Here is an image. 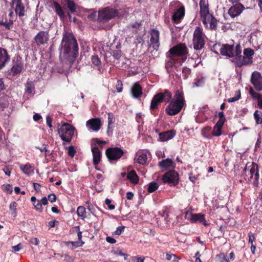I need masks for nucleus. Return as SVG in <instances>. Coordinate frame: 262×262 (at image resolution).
I'll return each mask as SVG.
<instances>
[{
    "label": "nucleus",
    "mask_w": 262,
    "mask_h": 262,
    "mask_svg": "<svg viewBox=\"0 0 262 262\" xmlns=\"http://www.w3.org/2000/svg\"><path fill=\"white\" fill-rule=\"evenodd\" d=\"M21 248H22V245L20 243L18 244V245H17L16 246L12 247V249L15 252L18 251Z\"/></svg>",
    "instance_id": "obj_60"
},
{
    "label": "nucleus",
    "mask_w": 262,
    "mask_h": 262,
    "mask_svg": "<svg viewBox=\"0 0 262 262\" xmlns=\"http://www.w3.org/2000/svg\"><path fill=\"white\" fill-rule=\"evenodd\" d=\"M65 5L67 6L69 12L68 15L70 20H72V14L75 12L77 9V6L76 4L72 0H67L64 1Z\"/></svg>",
    "instance_id": "obj_18"
},
{
    "label": "nucleus",
    "mask_w": 262,
    "mask_h": 262,
    "mask_svg": "<svg viewBox=\"0 0 262 262\" xmlns=\"http://www.w3.org/2000/svg\"><path fill=\"white\" fill-rule=\"evenodd\" d=\"M168 52L172 56H186L188 54V49L185 44L179 43L171 48Z\"/></svg>",
    "instance_id": "obj_11"
},
{
    "label": "nucleus",
    "mask_w": 262,
    "mask_h": 262,
    "mask_svg": "<svg viewBox=\"0 0 262 262\" xmlns=\"http://www.w3.org/2000/svg\"><path fill=\"white\" fill-rule=\"evenodd\" d=\"M106 155L110 160H117L123 155L124 152L119 147L109 148L106 150Z\"/></svg>",
    "instance_id": "obj_12"
},
{
    "label": "nucleus",
    "mask_w": 262,
    "mask_h": 262,
    "mask_svg": "<svg viewBox=\"0 0 262 262\" xmlns=\"http://www.w3.org/2000/svg\"><path fill=\"white\" fill-rule=\"evenodd\" d=\"M258 166L256 163H252L250 165H246L242 174V177L248 183L257 186L259 179Z\"/></svg>",
    "instance_id": "obj_4"
},
{
    "label": "nucleus",
    "mask_w": 262,
    "mask_h": 262,
    "mask_svg": "<svg viewBox=\"0 0 262 262\" xmlns=\"http://www.w3.org/2000/svg\"><path fill=\"white\" fill-rule=\"evenodd\" d=\"M106 241L110 244H115L116 242V240L115 238L110 236L106 237Z\"/></svg>",
    "instance_id": "obj_61"
},
{
    "label": "nucleus",
    "mask_w": 262,
    "mask_h": 262,
    "mask_svg": "<svg viewBox=\"0 0 262 262\" xmlns=\"http://www.w3.org/2000/svg\"><path fill=\"white\" fill-rule=\"evenodd\" d=\"M206 35L203 32V29L196 27L193 34L192 44L194 49L200 50L205 46Z\"/></svg>",
    "instance_id": "obj_5"
},
{
    "label": "nucleus",
    "mask_w": 262,
    "mask_h": 262,
    "mask_svg": "<svg viewBox=\"0 0 262 262\" xmlns=\"http://www.w3.org/2000/svg\"><path fill=\"white\" fill-rule=\"evenodd\" d=\"M39 239L36 237L32 238L30 239V243L35 245H38L39 244Z\"/></svg>",
    "instance_id": "obj_62"
},
{
    "label": "nucleus",
    "mask_w": 262,
    "mask_h": 262,
    "mask_svg": "<svg viewBox=\"0 0 262 262\" xmlns=\"http://www.w3.org/2000/svg\"><path fill=\"white\" fill-rule=\"evenodd\" d=\"M77 213L78 215L82 219H84L86 216L85 209L84 207L79 206L77 209Z\"/></svg>",
    "instance_id": "obj_35"
},
{
    "label": "nucleus",
    "mask_w": 262,
    "mask_h": 262,
    "mask_svg": "<svg viewBox=\"0 0 262 262\" xmlns=\"http://www.w3.org/2000/svg\"><path fill=\"white\" fill-rule=\"evenodd\" d=\"M74 129L72 125L64 123L58 128V134L62 141L69 143L73 136Z\"/></svg>",
    "instance_id": "obj_6"
},
{
    "label": "nucleus",
    "mask_w": 262,
    "mask_h": 262,
    "mask_svg": "<svg viewBox=\"0 0 262 262\" xmlns=\"http://www.w3.org/2000/svg\"><path fill=\"white\" fill-rule=\"evenodd\" d=\"M23 64L19 61H17L13 65L11 70V73L13 75H15L21 72L23 69Z\"/></svg>",
    "instance_id": "obj_29"
},
{
    "label": "nucleus",
    "mask_w": 262,
    "mask_h": 262,
    "mask_svg": "<svg viewBox=\"0 0 262 262\" xmlns=\"http://www.w3.org/2000/svg\"><path fill=\"white\" fill-rule=\"evenodd\" d=\"M249 93L251 96L255 99H257L258 102H259V100L262 98V97L260 94L255 92L252 89H250L249 91Z\"/></svg>",
    "instance_id": "obj_38"
},
{
    "label": "nucleus",
    "mask_w": 262,
    "mask_h": 262,
    "mask_svg": "<svg viewBox=\"0 0 262 262\" xmlns=\"http://www.w3.org/2000/svg\"><path fill=\"white\" fill-rule=\"evenodd\" d=\"M224 124L217 122L213 127L212 134L214 136H220L222 134V128Z\"/></svg>",
    "instance_id": "obj_32"
},
{
    "label": "nucleus",
    "mask_w": 262,
    "mask_h": 262,
    "mask_svg": "<svg viewBox=\"0 0 262 262\" xmlns=\"http://www.w3.org/2000/svg\"><path fill=\"white\" fill-rule=\"evenodd\" d=\"M115 119L113 115L111 113L108 114V128H110V125L114 123Z\"/></svg>",
    "instance_id": "obj_44"
},
{
    "label": "nucleus",
    "mask_w": 262,
    "mask_h": 262,
    "mask_svg": "<svg viewBox=\"0 0 262 262\" xmlns=\"http://www.w3.org/2000/svg\"><path fill=\"white\" fill-rule=\"evenodd\" d=\"M245 7L241 4H237L232 6L228 10V14L231 17L234 18L239 15Z\"/></svg>",
    "instance_id": "obj_16"
},
{
    "label": "nucleus",
    "mask_w": 262,
    "mask_h": 262,
    "mask_svg": "<svg viewBox=\"0 0 262 262\" xmlns=\"http://www.w3.org/2000/svg\"><path fill=\"white\" fill-rule=\"evenodd\" d=\"M185 15V8L184 6L177 9L172 15V20L176 23H179L183 18Z\"/></svg>",
    "instance_id": "obj_19"
},
{
    "label": "nucleus",
    "mask_w": 262,
    "mask_h": 262,
    "mask_svg": "<svg viewBox=\"0 0 262 262\" xmlns=\"http://www.w3.org/2000/svg\"><path fill=\"white\" fill-rule=\"evenodd\" d=\"M251 82L256 91H262V77L259 72L255 71L252 74Z\"/></svg>",
    "instance_id": "obj_13"
},
{
    "label": "nucleus",
    "mask_w": 262,
    "mask_h": 262,
    "mask_svg": "<svg viewBox=\"0 0 262 262\" xmlns=\"http://www.w3.org/2000/svg\"><path fill=\"white\" fill-rule=\"evenodd\" d=\"M130 91L134 98H140L143 94L142 89L138 83H136L133 85Z\"/></svg>",
    "instance_id": "obj_20"
},
{
    "label": "nucleus",
    "mask_w": 262,
    "mask_h": 262,
    "mask_svg": "<svg viewBox=\"0 0 262 262\" xmlns=\"http://www.w3.org/2000/svg\"><path fill=\"white\" fill-rule=\"evenodd\" d=\"M75 153V150L73 146H70L68 148V154L70 156L73 157Z\"/></svg>",
    "instance_id": "obj_53"
},
{
    "label": "nucleus",
    "mask_w": 262,
    "mask_h": 262,
    "mask_svg": "<svg viewBox=\"0 0 262 262\" xmlns=\"http://www.w3.org/2000/svg\"><path fill=\"white\" fill-rule=\"evenodd\" d=\"M172 97V94L168 90H166L163 93H159L154 96L150 103V109L155 110L158 107V105L162 102H169Z\"/></svg>",
    "instance_id": "obj_8"
},
{
    "label": "nucleus",
    "mask_w": 262,
    "mask_h": 262,
    "mask_svg": "<svg viewBox=\"0 0 262 262\" xmlns=\"http://www.w3.org/2000/svg\"><path fill=\"white\" fill-rule=\"evenodd\" d=\"M0 25L4 26L6 29L10 30L9 27L7 26L8 24L6 20L5 21H4L3 20H0Z\"/></svg>",
    "instance_id": "obj_64"
},
{
    "label": "nucleus",
    "mask_w": 262,
    "mask_h": 262,
    "mask_svg": "<svg viewBox=\"0 0 262 262\" xmlns=\"http://www.w3.org/2000/svg\"><path fill=\"white\" fill-rule=\"evenodd\" d=\"M10 60V58L8 55L6 50L0 48V69L5 67L7 62Z\"/></svg>",
    "instance_id": "obj_22"
},
{
    "label": "nucleus",
    "mask_w": 262,
    "mask_h": 262,
    "mask_svg": "<svg viewBox=\"0 0 262 262\" xmlns=\"http://www.w3.org/2000/svg\"><path fill=\"white\" fill-rule=\"evenodd\" d=\"M175 163L174 161L171 159H167L166 160L160 161L159 163V166L161 168L167 169L169 167H174Z\"/></svg>",
    "instance_id": "obj_28"
},
{
    "label": "nucleus",
    "mask_w": 262,
    "mask_h": 262,
    "mask_svg": "<svg viewBox=\"0 0 262 262\" xmlns=\"http://www.w3.org/2000/svg\"><path fill=\"white\" fill-rule=\"evenodd\" d=\"M22 171L26 174L29 176L33 172V168L29 164L21 165L20 167Z\"/></svg>",
    "instance_id": "obj_31"
},
{
    "label": "nucleus",
    "mask_w": 262,
    "mask_h": 262,
    "mask_svg": "<svg viewBox=\"0 0 262 262\" xmlns=\"http://www.w3.org/2000/svg\"><path fill=\"white\" fill-rule=\"evenodd\" d=\"M8 105V101L6 97L0 98V107L4 108Z\"/></svg>",
    "instance_id": "obj_39"
},
{
    "label": "nucleus",
    "mask_w": 262,
    "mask_h": 262,
    "mask_svg": "<svg viewBox=\"0 0 262 262\" xmlns=\"http://www.w3.org/2000/svg\"><path fill=\"white\" fill-rule=\"evenodd\" d=\"M204 79L201 78V79L198 80L196 82H194L193 83V85L195 86H201L204 84Z\"/></svg>",
    "instance_id": "obj_54"
},
{
    "label": "nucleus",
    "mask_w": 262,
    "mask_h": 262,
    "mask_svg": "<svg viewBox=\"0 0 262 262\" xmlns=\"http://www.w3.org/2000/svg\"><path fill=\"white\" fill-rule=\"evenodd\" d=\"M190 220L192 222H199L202 223L205 226L207 225V224L206 223V221L204 218V215L201 213L191 214Z\"/></svg>",
    "instance_id": "obj_26"
},
{
    "label": "nucleus",
    "mask_w": 262,
    "mask_h": 262,
    "mask_svg": "<svg viewBox=\"0 0 262 262\" xmlns=\"http://www.w3.org/2000/svg\"><path fill=\"white\" fill-rule=\"evenodd\" d=\"M176 135V132L173 130H170L159 134L160 140L164 142L171 139Z\"/></svg>",
    "instance_id": "obj_21"
},
{
    "label": "nucleus",
    "mask_w": 262,
    "mask_h": 262,
    "mask_svg": "<svg viewBox=\"0 0 262 262\" xmlns=\"http://www.w3.org/2000/svg\"><path fill=\"white\" fill-rule=\"evenodd\" d=\"M185 105V101L182 92L176 91L172 100L166 107V113L171 116L178 114Z\"/></svg>",
    "instance_id": "obj_3"
},
{
    "label": "nucleus",
    "mask_w": 262,
    "mask_h": 262,
    "mask_svg": "<svg viewBox=\"0 0 262 262\" xmlns=\"http://www.w3.org/2000/svg\"><path fill=\"white\" fill-rule=\"evenodd\" d=\"M254 118H255V120L256 121V123L257 124L260 123L262 121H261V119L260 118L258 111L256 110L254 112Z\"/></svg>",
    "instance_id": "obj_46"
},
{
    "label": "nucleus",
    "mask_w": 262,
    "mask_h": 262,
    "mask_svg": "<svg viewBox=\"0 0 262 262\" xmlns=\"http://www.w3.org/2000/svg\"><path fill=\"white\" fill-rule=\"evenodd\" d=\"M220 51L223 56L233 57L241 54L242 49L239 44H237L235 47L233 45L223 44L221 46Z\"/></svg>",
    "instance_id": "obj_7"
},
{
    "label": "nucleus",
    "mask_w": 262,
    "mask_h": 262,
    "mask_svg": "<svg viewBox=\"0 0 262 262\" xmlns=\"http://www.w3.org/2000/svg\"><path fill=\"white\" fill-rule=\"evenodd\" d=\"M105 203L107 205L108 208L110 210H113L115 209V206L114 205L111 204V201L108 199H106L105 200Z\"/></svg>",
    "instance_id": "obj_51"
},
{
    "label": "nucleus",
    "mask_w": 262,
    "mask_h": 262,
    "mask_svg": "<svg viewBox=\"0 0 262 262\" xmlns=\"http://www.w3.org/2000/svg\"><path fill=\"white\" fill-rule=\"evenodd\" d=\"M71 244L73 246L78 247L82 246L84 244V242L82 241L72 242Z\"/></svg>",
    "instance_id": "obj_57"
},
{
    "label": "nucleus",
    "mask_w": 262,
    "mask_h": 262,
    "mask_svg": "<svg viewBox=\"0 0 262 262\" xmlns=\"http://www.w3.org/2000/svg\"><path fill=\"white\" fill-rule=\"evenodd\" d=\"M144 257L133 256L132 258V262H144Z\"/></svg>",
    "instance_id": "obj_47"
},
{
    "label": "nucleus",
    "mask_w": 262,
    "mask_h": 262,
    "mask_svg": "<svg viewBox=\"0 0 262 262\" xmlns=\"http://www.w3.org/2000/svg\"><path fill=\"white\" fill-rule=\"evenodd\" d=\"M158 188V185L156 182H151L148 184V191L149 192H153Z\"/></svg>",
    "instance_id": "obj_37"
},
{
    "label": "nucleus",
    "mask_w": 262,
    "mask_h": 262,
    "mask_svg": "<svg viewBox=\"0 0 262 262\" xmlns=\"http://www.w3.org/2000/svg\"><path fill=\"white\" fill-rule=\"evenodd\" d=\"M240 97H241L240 92H238V94L237 95L235 96L234 97L229 98L228 101L229 102H233L234 101L238 100L240 98Z\"/></svg>",
    "instance_id": "obj_50"
},
{
    "label": "nucleus",
    "mask_w": 262,
    "mask_h": 262,
    "mask_svg": "<svg viewBox=\"0 0 262 262\" xmlns=\"http://www.w3.org/2000/svg\"><path fill=\"white\" fill-rule=\"evenodd\" d=\"M48 200L51 202H54L56 200V196L54 193H51L48 195Z\"/></svg>",
    "instance_id": "obj_52"
},
{
    "label": "nucleus",
    "mask_w": 262,
    "mask_h": 262,
    "mask_svg": "<svg viewBox=\"0 0 262 262\" xmlns=\"http://www.w3.org/2000/svg\"><path fill=\"white\" fill-rule=\"evenodd\" d=\"M127 179L135 184H137L139 181L138 177L135 170H132L128 173Z\"/></svg>",
    "instance_id": "obj_33"
},
{
    "label": "nucleus",
    "mask_w": 262,
    "mask_h": 262,
    "mask_svg": "<svg viewBox=\"0 0 262 262\" xmlns=\"http://www.w3.org/2000/svg\"><path fill=\"white\" fill-rule=\"evenodd\" d=\"M118 14V11L114 9L106 7L98 12V20L100 22L105 23L114 18Z\"/></svg>",
    "instance_id": "obj_9"
},
{
    "label": "nucleus",
    "mask_w": 262,
    "mask_h": 262,
    "mask_svg": "<svg viewBox=\"0 0 262 262\" xmlns=\"http://www.w3.org/2000/svg\"><path fill=\"white\" fill-rule=\"evenodd\" d=\"M33 205L36 210L39 211L40 212H42V207L41 203L39 200H37L35 203H34Z\"/></svg>",
    "instance_id": "obj_41"
},
{
    "label": "nucleus",
    "mask_w": 262,
    "mask_h": 262,
    "mask_svg": "<svg viewBox=\"0 0 262 262\" xmlns=\"http://www.w3.org/2000/svg\"><path fill=\"white\" fill-rule=\"evenodd\" d=\"M26 87H27V88H26L27 92L29 94L31 93L33 91V88L32 86V83L31 82H27Z\"/></svg>",
    "instance_id": "obj_56"
},
{
    "label": "nucleus",
    "mask_w": 262,
    "mask_h": 262,
    "mask_svg": "<svg viewBox=\"0 0 262 262\" xmlns=\"http://www.w3.org/2000/svg\"><path fill=\"white\" fill-rule=\"evenodd\" d=\"M182 72L184 74V78L186 79L190 74V70L188 68H183Z\"/></svg>",
    "instance_id": "obj_55"
},
{
    "label": "nucleus",
    "mask_w": 262,
    "mask_h": 262,
    "mask_svg": "<svg viewBox=\"0 0 262 262\" xmlns=\"http://www.w3.org/2000/svg\"><path fill=\"white\" fill-rule=\"evenodd\" d=\"M46 121H47V124L48 125V126L49 127H52V118L50 116H47V117H46Z\"/></svg>",
    "instance_id": "obj_59"
},
{
    "label": "nucleus",
    "mask_w": 262,
    "mask_h": 262,
    "mask_svg": "<svg viewBox=\"0 0 262 262\" xmlns=\"http://www.w3.org/2000/svg\"><path fill=\"white\" fill-rule=\"evenodd\" d=\"M249 243L251 244V245L253 244V242L255 240V237L252 233L250 232L249 233Z\"/></svg>",
    "instance_id": "obj_58"
},
{
    "label": "nucleus",
    "mask_w": 262,
    "mask_h": 262,
    "mask_svg": "<svg viewBox=\"0 0 262 262\" xmlns=\"http://www.w3.org/2000/svg\"><path fill=\"white\" fill-rule=\"evenodd\" d=\"M101 125V121L99 118L91 119L86 122V126L94 131H98Z\"/></svg>",
    "instance_id": "obj_17"
},
{
    "label": "nucleus",
    "mask_w": 262,
    "mask_h": 262,
    "mask_svg": "<svg viewBox=\"0 0 262 262\" xmlns=\"http://www.w3.org/2000/svg\"><path fill=\"white\" fill-rule=\"evenodd\" d=\"M62 52L60 58L63 63L69 67L74 62L78 54V46L76 38L70 32H65L61 41Z\"/></svg>",
    "instance_id": "obj_1"
},
{
    "label": "nucleus",
    "mask_w": 262,
    "mask_h": 262,
    "mask_svg": "<svg viewBox=\"0 0 262 262\" xmlns=\"http://www.w3.org/2000/svg\"><path fill=\"white\" fill-rule=\"evenodd\" d=\"M233 57L234 58L233 62L237 67H241L244 65L248 64L250 63L249 61H248L245 56L241 55V54L237 56H235Z\"/></svg>",
    "instance_id": "obj_23"
},
{
    "label": "nucleus",
    "mask_w": 262,
    "mask_h": 262,
    "mask_svg": "<svg viewBox=\"0 0 262 262\" xmlns=\"http://www.w3.org/2000/svg\"><path fill=\"white\" fill-rule=\"evenodd\" d=\"M199 6L201 18L204 25L208 27L209 25V27L211 30L216 29L217 20L209 12L208 1L207 0H200Z\"/></svg>",
    "instance_id": "obj_2"
},
{
    "label": "nucleus",
    "mask_w": 262,
    "mask_h": 262,
    "mask_svg": "<svg viewBox=\"0 0 262 262\" xmlns=\"http://www.w3.org/2000/svg\"><path fill=\"white\" fill-rule=\"evenodd\" d=\"M147 155L145 154H141L137 158V161L140 164H144L147 160Z\"/></svg>",
    "instance_id": "obj_36"
},
{
    "label": "nucleus",
    "mask_w": 262,
    "mask_h": 262,
    "mask_svg": "<svg viewBox=\"0 0 262 262\" xmlns=\"http://www.w3.org/2000/svg\"><path fill=\"white\" fill-rule=\"evenodd\" d=\"M49 33L47 31H40L35 37V40L37 46L47 43L49 40Z\"/></svg>",
    "instance_id": "obj_15"
},
{
    "label": "nucleus",
    "mask_w": 262,
    "mask_h": 262,
    "mask_svg": "<svg viewBox=\"0 0 262 262\" xmlns=\"http://www.w3.org/2000/svg\"><path fill=\"white\" fill-rule=\"evenodd\" d=\"M93 156L94 164L97 165L100 161L101 152L97 147H94L92 149Z\"/></svg>",
    "instance_id": "obj_27"
},
{
    "label": "nucleus",
    "mask_w": 262,
    "mask_h": 262,
    "mask_svg": "<svg viewBox=\"0 0 262 262\" xmlns=\"http://www.w3.org/2000/svg\"><path fill=\"white\" fill-rule=\"evenodd\" d=\"M167 56L169 58V60L166 63L165 68H166L167 72H170L173 70V67L176 62V59L172 56L168 55H167Z\"/></svg>",
    "instance_id": "obj_30"
},
{
    "label": "nucleus",
    "mask_w": 262,
    "mask_h": 262,
    "mask_svg": "<svg viewBox=\"0 0 262 262\" xmlns=\"http://www.w3.org/2000/svg\"><path fill=\"white\" fill-rule=\"evenodd\" d=\"M5 190L9 193H11L12 192V187L10 184H7L5 186Z\"/></svg>",
    "instance_id": "obj_63"
},
{
    "label": "nucleus",
    "mask_w": 262,
    "mask_h": 262,
    "mask_svg": "<svg viewBox=\"0 0 262 262\" xmlns=\"http://www.w3.org/2000/svg\"><path fill=\"white\" fill-rule=\"evenodd\" d=\"M92 62L93 64L96 66H99L101 63L99 58L97 56H93L92 57Z\"/></svg>",
    "instance_id": "obj_42"
},
{
    "label": "nucleus",
    "mask_w": 262,
    "mask_h": 262,
    "mask_svg": "<svg viewBox=\"0 0 262 262\" xmlns=\"http://www.w3.org/2000/svg\"><path fill=\"white\" fill-rule=\"evenodd\" d=\"M53 6L56 14L59 16L61 19H64L66 17V15L61 6L56 2H54Z\"/></svg>",
    "instance_id": "obj_25"
},
{
    "label": "nucleus",
    "mask_w": 262,
    "mask_h": 262,
    "mask_svg": "<svg viewBox=\"0 0 262 262\" xmlns=\"http://www.w3.org/2000/svg\"><path fill=\"white\" fill-rule=\"evenodd\" d=\"M219 120L217 122L224 124L225 121V118L224 114L223 112H220L219 113Z\"/></svg>",
    "instance_id": "obj_48"
},
{
    "label": "nucleus",
    "mask_w": 262,
    "mask_h": 262,
    "mask_svg": "<svg viewBox=\"0 0 262 262\" xmlns=\"http://www.w3.org/2000/svg\"><path fill=\"white\" fill-rule=\"evenodd\" d=\"M124 230V226H119L116 231L114 232V234L119 235H120Z\"/></svg>",
    "instance_id": "obj_49"
},
{
    "label": "nucleus",
    "mask_w": 262,
    "mask_h": 262,
    "mask_svg": "<svg viewBox=\"0 0 262 262\" xmlns=\"http://www.w3.org/2000/svg\"><path fill=\"white\" fill-rule=\"evenodd\" d=\"M116 89L118 92L120 93L122 91L123 83L121 81L118 80L116 85Z\"/></svg>",
    "instance_id": "obj_45"
},
{
    "label": "nucleus",
    "mask_w": 262,
    "mask_h": 262,
    "mask_svg": "<svg viewBox=\"0 0 262 262\" xmlns=\"http://www.w3.org/2000/svg\"><path fill=\"white\" fill-rule=\"evenodd\" d=\"M162 180L164 183H168L175 186L178 183L179 175L176 171L171 170L164 174Z\"/></svg>",
    "instance_id": "obj_10"
},
{
    "label": "nucleus",
    "mask_w": 262,
    "mask_h": 262,
    "mask_svg": "<svg viewBox=\"0 0 262 262\" xmlns=\"http://www.w3.org/2000/svg\"><path fill=\"white\" fill-rule=\"evenodd\" d=\"M254 52L253 50L250 48H247L244 50V54L245 57L249 61L250 63L252 62V56L254 55Z\"/></svg>",
    "instance_id": "obj_34"
},
{
    "label": "nucleus",
    "mask_w": 262,
    "mask_h": 262,
    "mask_svg": "<svg viewBox=\"0 0 262 262\" xmlns=\"http://www.w3.org/2000/svg\"><path fill=\"white\" fill-rule=\"evenodd\" d=\"M16 5L15 11L17 15L19 17L24 16L25 15V7L22 3L21 0H14L13 2Z\"/></svg>",
    "instance_id": "obj_24"
},
{
    "label": "nucleus",
    "mask_w": 262,
    "mask_h": 262,
    "mask_svg": "<svg viewBox=\"0 0 262 262\" xmlns=\"http://www.w3.org/2000/svg\"><path fill=\"white\" fill-rule=\"evenodd\" d=\"M150 46L157 51L160 45L159 41V32L157 30L152 29L150 32Z\"/></svg>",
    "instance_id": "obj_14"
},
{
    "label": "nucleus",
    "mask_w": 262,
    "mask_h": 262,
    "mask_svg": "<svg viewBox=\"0 0 262 262\" xmlns=\"http://www.w3.org/2000/svg\"><path fill=\"white\" fill-rule=\"evenodd\" d=\"M16 206L17 204L15 202H12L9 206L10 209L13 211L12 213L14 214V216L16 215Z\"/></svg>",
    "instance_id": "obj_43"
},
{
    "label": "nucleus",
    "mask_w": 262,
    "mask_h": 262,
    "mask_svg": "<svg viewBox=\"0 0 262 262\" xmlns=\"http://www.w3.org/2000/svg\"><path fill=\"white\" fill-rule=\"evenodd\" d=\"M217 259L221 262H229L224 253H222L217 255Z\"/></svg>",
    "instance_id": "obj_40"
}]
</instances>
